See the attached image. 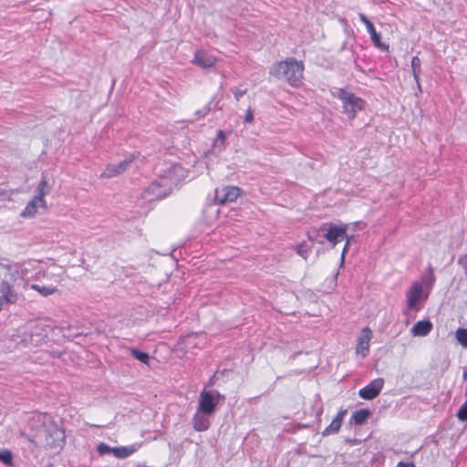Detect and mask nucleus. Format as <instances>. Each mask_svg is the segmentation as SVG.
I'll use <instances>...</instances> for the list:
<instances>
[{"instance_id":"c9c22d12","label":"nucleus","mask_w":467,"mask_h":467,"mask_svg":"<svg viewBox=\"0 0 467 467\" xmlns=\"http://www.w3.org/2000/svg\"><path fill=\"white\" fill-rule=\"evenodd\" d=\"M435 282V275L431 267L429 268V274L426 276V283L431 287Z\"/></svg>"},{"instance_id":"393cba45","label":"nucleus","mask_w":467,"mask_h":467,"mask_svg":"<svg viewBox=\"0 0 467 467\" xmlns=\"http://www.w3.org/2000/svg\"><path fill=\"white\" fill-rule=\"evenodd\" d=\"M370 414L369 410L360 409L352 414L351 420L357 425H361L369 418Z\"/></svg>"},{"instance_id":"dca6fc26","label":"nucleus","mask_w":467,"mask_h":467,"mask_svg":"<svg viewBox=\"0 0 467 467\" xmlns=\"http://www.w3.org/2000/svg\"><path fill=\"white\" fill-rule=\"evenodd\" d=\"M347 226L330 225L325 234V238L335 246L339 241L346 237Z\"/></svg>"},{"instance_id":"4be33fe9","label":"nucleus","mask_w":467,"mask_h":467,"mask_svg":"<svg viewBox=\"0 0 467 467\" xmlns=\"http://www.w3.org/2000/svg\"><path fill=\"white\" fill-rule=\"evenodd\" d=\"M197 335L196 334H191L186 337H184L180 342L179 347L182 350L188 352L191 348L197 347Z\"/></svg>"},{"instance_id":"f3484780","label":"nucleus","mask_w":467,"mask_h":467,"mask_svg":"<svg viewBox=\"0 0 467 467\" xmlns=\"http://www.w3.org/2000/svg\"><path fill=\"white\" fill-rule=\"evenodd\" d=\"M347 412L348 410L346 409L340 410L332 422L322 431V435L328 436L337 433Z\"/></svg>"},{"instance_id":"bb28decb","label":"nucleus","mask_w":467,"mask_h":467,"mask_svg":"<svg viewBox=\"0 0 467 467\" xmlns=\"http://www.w3.org/2000/svg\"><path fill=\"white\" fill-rule=\"evenodd\" d=\"M30 288L38 292L43 296H50L57 291L56 287L40 285H36V284L31 285Z\"/></svg>"},{"instance_id":"1a4fd4ad","label":"nucleus","mask_w":467,"mask_h":467,"mask_svg":"<svg viewBox=\"0 0 467 467\" xmlns=\"http://www.w3.org/2000/svg\"><path fill=\"white\" fill-rule=\"evenodd\" d=\"M383 386L384 379L382 378L375 379L369 384L360 389L358 395L363 400H371L379 395Z\"/></svg>"},{"instance_id":"b1692460","label":"nucleus","mask_w":467,"mask_h":467,"mask_svg":"<svg viewBox=\"0 0 467 467\" xmlns=\"http://www.w3.org/2000/svg\"><path fill=\"white\" fill-rule=\"evenodd\" d=\"M50 191L51 187L49 186L47 179L42 178V180L36 187V195L34 196V198L38 200H45V196L49 194Z\"/></svg>"},{"instance_id":"37998d69","label":"nucleus","mask_w":467,"mask_h":467,"mask_svg":"<svg viewBox=\"0 0 467 467\" xmlns=\"http://www.w3.org/2000/svg\"><path fill=\"white\" fill-rule=\"evenodd\" d=\"M47 467H53L51 464L47 465Z\"/></svg>"},{"instance_id":"aec40b11","label":"nucleus","mask_w":467,"mask_h":467,"mask_svg":"<svg viewBox=\"0 0 467 467\" xmlns=\"http://www.w3.org/2000/svg\"><path fill=\"white\" fill-rule=\"evenodd\" d=\"M140 447V443H134L130 446L115 447L114 456L118 459H126L136 452Z\"/></svg>"},{"instance_id":"5701e85b","label":"nucleus","mask_w":467,"mask_h":467,"mask_svg":"<svg viewBox=\"0 0 467 467\" xmlns=\"http://www.w3.org/2000/svg\"><path fill=\"white\" fill-rule=\"evenodd\" d=\"M411 69H412V75L414 78V80L417 84V87L420 91H421V87L420 84V76L421 73V61L419 58V57H413L411 58Z\"/></svg>"},{"instance_id":"f704fd0d","label":"nucleus","mask_w":467,"mask_h":467,"mask_svg":"<svg viewBox=\"0 0 467 467\" xmlns=\"http://www.w3.org/2000/svg\"><path fill=\"white\" fill-rule=\"evenodd\" d=\"M231 91L233 92L234 97L236 99V101H239L241 99V98L246 94L247 89H239L236 88H231Z\"/></svg>"},{"instance_id":"4468645a","label":"nucleus","mask_w":467,"mask_h":467,"mask_svg":"<svg viewBox=\"0 0 467 467\" xmlns=\"http://www.w3.org/2000/svg\"><path fill=\"white\" fill-rule=\"evenodd\" d=\"M39 208L47 209L46 200H38L33 197L21 212L20 216L23 218H34L37 214Z\"/></svg>"},{"instance_id":"2eb2a0df","label":"nucleus","mask_w":467,"mask_h":467,"mask_svg":"<svg viewBox=\"0 0 467 467\" xmlns=\"http://www.w3.org/2000/svg\"><path fill=\"white\" fill-rule=\"evenodd\" d=\"M422 293V285L420 282H414L410 289L407 291V306L410 309H414L418 304Z\"/></svg>"},{"instance_id":"423d86ee","label":"nucleus","mask_w":467,"mask_h":467,"mask_svg":"<svg viewBox=\"0 0 467 467\" xmlns=\"http://www.w3.org/2000/svg\"><path fill=\"white\" fill-rule=\"evenodd\" d=\"M171 193L170 186L163 183L162 180L159 179L149 185L141 193L142 199L147 202L161 200Z\"/></svg>"},{"instance_id":"6e6552de","label":"nucleus","mask_w":467,"mask_h":467,"mask_svg":"<svg viewBox=\"0 0 467 467\" xmlns=\"http://www.w3.org/2000/svg\"><path fill=\"white\" fill-rule=\"evenodd\" d=\"M240 192L237 186H223L215 190L214 200L220 204L233 202L239 197Z\"/></svg>"},{"instance_id":"7c9ffc66","label":"nucleus","mask_w":467,"mask_h":467,"mask_svg":"<svg viewBox=\"0 0 467 467\" xmlns=\"http://www.w3.org/2000/svg\"><path fill=\"white\" fill-rule=\"evenodd\" d=\"M114 450H115V447H110L104 442H100L97 446V451L101 456L105 455V454H109V453L114 455Z\"/></svg>"},{"instance_id":"4c0bfd02","label":"nucleus","mask_w":467,"mask_h":467,"mask_svg":"<svg viewBox=\"0 0 467 467\" xmlns=\"http://www.w3.org/2000/svg\"><path fill=\"white\" fill-rule=\"evenodd\" d=\"M254 120V113H253V110L251 108H249L247 110H246V114L244 116V122L246 123H252Z\"/></svg>"},{"instance_id":"c756f323","label":"nucleus","mask_w":467,"mask_h":467,"mask_svg":"<svg viewBox=\"0 0 467 467\" xmlns=\"http://www.w3.org/2000/svg\"><path fill=\"white\" fill-rule=\"evenodd\" d=\"M131 355L138 360H140L143 364H149L150 362V356L148 353L131 348L130 349Z\"/></svg>"},{"instance_id":"6ab92c4d","label":"nucleus","mask_w":467,"mask_h":467,"mask_svg":"<svg viewBox=\"0 0 467 467\" xmlns=\"http://www.w3.org/2000/svg\"><path fill=\"white\" fill-rule=\"evenodd\" d=\"M210 415L202 414V412H197L194 414L192 418L193 429L197 431H204L210 427Z\"/></svg>"},{"instance_id":"a878e982","label":"nucleus","mask_w":467,"mask_h":467,"mask_svg":"<svg viewBox=\"0 0 467 467\" xmlns=\"http://www.w3.org/2000/svg\"><path fill=\"white\" fill-rule=\"evenodd\" d=\"M226 135L223 130H218L216 138L213 140V149L214 151L221 152L224 149Z\"/></svg>"},{"instance_id":"58836bf2","label":"nucleus","mask_w":467,"mask_h":467,"mask_svg":"<svg viewBox=\"0 0 467 467\" xmlns=\"http://www.w3.org/2000/svg\"><path fill=\"white\" fill-rule=\"evenodd\" d=\"M396 467H415V465L412 462H400Z\"/></svg>"},{"instance_id":"ea45409f","label":"nucleus","mask_w":467,"mask_h":467,"mask_svg":"<svg viewBox=\"0 0 467 467\" xmlns=\"http://www.w3.org/2000/svg\"><path fill=\"white\" fill-rule=\"evenodd\" d=\"M348 240H347V242H346V244H345V246H344V248H343V251H342V255H341V259H342V261H343V260H344V258H345V254H346V253H347V251H348Z\"/></svg>"},{"instance_id":"f8f14e48","label":"nucleus","mask_w":467,"mask_h":467,"mask_svg":"<svg viewBox=\"0 0 467 467\" xmlns=\"http://www.w3.org/2000/svg\"><path fill=\"white\" fill-rule=\"evenodd\" d=\"M132 161L133 158L130 157L125 159L124 161H120L118 164H109L105 168L104 171L100 174V178L109 179L121 174L123 171L127 170L128 166L130 165V163L132 162Z\"/></svg>"},{"instance_id":"ddd939ff","label":"nucleus","mask_w":467,"mask_h":467,"mask_svg":"<svg viewBox=\"0 0 467 467\" xmlns=\"http://www.w3.org/2000/svg\"><path fill=\"white\" fill-rule=\"evenodd\" d=\"M217 61V58L204 50L195 52L192 63L202 68H211Z\"/></svg>"},{"instance_id":"f257e3e1","label":"nucleus","mask_w":467,"mask_h":467,"mask_svg":"<svg viewBox=\"0 0 467 467\" xmlns=\"http://www.w3.org/2000/svg\"><path fill=\"white\" fill-rule=\"evenodd\" d=\"M304 63L290 57L275 64L270 69V75L279 80L286 81L292 87H299L303 79Z\"/></svg>"},{"instance_id":"0eeeda50","label":"nucleus","mask_w":467,"mask_h":467,"mask_svg":"<svg viewBox=\"0 0 467 467\" xmlns=\"http://www.w3.org/2000/svg\"><path fill=\"white\" fill-rule=\"evenodd\" d=\"M160 178L162 182L170 186V191L178 186L185 178V170L180 164L171 165Z\"/></svg>"},{"instance_id":"20e7f679","label":"nucleus","mask_w":467,"mask_h":467,"mask_svg":"<svg viewBox=\"0 0 467 467\" xmlns=\"http://www.w3.org/2000/svg\"><path fill=\"white\" fill-rule=\"evenodd\" d=\"M49 327L42 322H31L25 326L26 336H30L26 341L32 348L42 346L48 336Z\"/></svg>"},{"instance_id":"72a5a7b5","label":"nucleus","mask_w":467,"mask_h":467,"mask_svg":"<svg viewBox=\"0 0 467 467\" xmlns=\"http://www.w3.org/2000/svg\"><path fill=\"white\" fill-rule=\"evenodd\" d=\"M0 266L9 272L10 278L13 280L16 278V275H18V269L16 265H4L0 263Z\"/></svg>"},{"instance_id":"a19ab883","label":"nucleus","mask_w":467,"mask_h":467,"mask_svg":"<svg viewBox=\"0 0 467 467\" xmlns=\"http://www.w3.org/2000/svg\"><path fill=\"white\" fill-rule=\"evenodd\" d=\"M462 378H463L464 380H467V368L464 369L463 374H462Z\"/></svg>"},{"instance_id":"473e14b6","label":"nucleus","mask_w":467,"mask_h":467,"mask_svg":"<svg viewBox=\"0 0 467 467\" xmlns=\"http://www.w3.org/2000/svg\"><path fill=\"white\" fill-rule=\"evenodd\" d=\"M456 416L461 421H467V400L460 407Z\"/></svg>"},{"instance_id":"e433bc0d","label":"nucleus","mask_w":467,"mask_h":467,"mask_svg":"<svg viewBox=\"0 0 467 467\" xmlns=\"http://www.w3.org/2000/svg\"><path fill=\"white\" fill-rule=\"evenodd\" d=\"M458 263L462 266L465 275H467V254L458 259Z\"/></svg>"},{"instance_id":"2f4dec72","label":"nucleus","mask_w":467,"mask_h":467,"mask_svg":"<svg viewBox=\"0 0 467 467\" xmlns=\"http://www.w3.org/2000/svg\"><path fill=\"white\" fill-rule=\"evenodd\" d=\"M13 456L10 451L1 450L0 451V462L6 465L12 464Z\"/></svg>"},{"instance_id":"7ed1b4c3","label":"nucleus","mask_w":467,"mask_h":467,"mask_svg":"<svg viewBox=\"0 0 467 467\" xmlns=\"http://www.w3.org/2000/svg\"><path fill=\"white\" fill-rule=\"evenodd\" d=\"M36 437L50 449L62 448L65 442L64 431L56 424H43L36 432Z\"/></svg>"},{"instance_id":"f03ea898","label":"nucleus","mask_w":467,"mask_h":467,"mask_svg":"<svg viewBox=\"0 0 467 467\" xmlns=\"http://www.w3.org/2000/svg\"><path fill=\"white\" fill-rule=\"evenodd\" d=\"M333 96L342 102L343 112L348 115V119H354L357 113L365 107V100L356 96L353 92L343 88H337Z\"/></svg>"},{"instance_id":"9b49d317","label":"nucleus","mask_w":467,"mask_h":467,"mask_svg":"<svg viewBox=\"0 0 467 467\" xmlns=\"http://www.w3.org/2000/svg\"><path fill=\"white\" fill-rule=\"evenodd\" d=\"M358 16L361 22L364 23V25L366 26L373 44L380 50L387 51L389 49V46L380 41V35L376 31L373 24L368 19V17L364 14L359 13Z\"/></svg>"},{"instance_id":"a211bd4d","label":"nucleus","mask_w":467,"mask_h":467,"mask_svg":"<svg viewBox=\"0 0 467 467\" xmlns=\"http://www.w3.org/2000/svg\"><path fill=\"white\" fill-rule=\"evenodd\" d=\"M433 327L430 320H420L414 324L410 332L414 337H426Z\"/></svg>"},{"instance_id":"39448f33","label":"nucleus","mask_w":467,"mask_h":467,"mask_svg":"<svg viewBox=\"0 0 467 467\" xmlns=\"http://www.w3.org/2000/svg\"><path fill=\"white\" fill-rule=\"evenodd\" d=\"M223 400L224 396L220 394L217 390H202L200 393L197 410L202 414L212 415L216 406Z\"/></svg>"},{"instance_id":"cd10ccee","label":"nucleus","mask_w":467,"mask_h":467,"mask_svg":"<svg viewBox=\"0 0 467 467\" xmlns=\"http://www.w3.org/2000/svg\"><path fill=\"white\" fill-rule=\"evenodd\" d=\"M455 338L462 348L467 349V328L459 327L455 331Z\"/></svg>"},{"instance_id":"9d476101","label":"nucleus","mask_w":467,"mask_h":467,"mask_svg":"<svg viewBox=\"0 0 467 467\" xmlns=\"http://www.w3.org/2000/svg\"><path fill=\"white\" fill-rule=\"evenodd\" d=\"M372 337V331L368 327H364L358 338L356 346V354L365 358L369 350V343Z\"/></svg>"},{"instance_id":"412c9836","label":"nucleus","mask_w":467,"mask_h":467,"mask_svg":"<svg viewBox=\"0 0 467 467\" xmlns=\"http://www.w3.org/2000/svg\"><path fill=\"white\" fill-rule=\"evenodd\" d=\"M30 339V336H26L25 326L17 330L16 334L12 335V340L19 348H32V345H28L26 341Z\"/></svg>"},{"instance_id":"c85d7f7f","label":"nucleus","mask_w":467,"mask_h":467,"mask_svg":"<svg viewBox=\"0 0 467 467\" xmlns=\"http://www.w3.org/2000/svg\"><path fill=\"white\" fill-rule=\"evenodd\" d=\"M294 248L298 255L306 260L311 252L312 246L306 243H302L296 245Z\"/></svg>"},{"instance_id":"79ce46f5","label":"nucleus","mask_w":467,"mask_h":467,"mask_svg":"<svg viewBox=\"0 0 467 467\" xmlns=\"http://www.w3.org/2000/svg\"><path fill=\"white\" fill-rule=\"evenodd\" d=\"M345 238H346L347 240H348V244H349L351 243V240L354 238V236H353V235H351V236H348V235L346 234V237H345Z\"/></svg>"}]
</instances>
